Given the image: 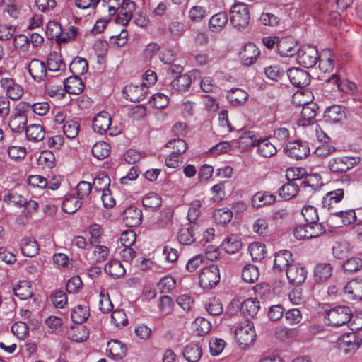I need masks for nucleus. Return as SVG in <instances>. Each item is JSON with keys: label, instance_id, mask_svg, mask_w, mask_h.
I'll list each match as a JSON object with an SVG mask.
<instances>
[{"label": "nucleus", "instance_id": "obj_53", "mask_svg": "<svg viewBox=\"0 0 362 362\" xmlns=\"http://www.w3.org/2000/svg\"><path fill=\"white\" fill-rule=\"evenodd\" d=\"M111 322L117 328H122L128 324V318L123 310L117 309L111 314Z\"/></svg>", "mask_w": 362, "mask_h": 362}, {"label": "nucleus", "instance_id": "obj_9", "mask_svg": "<svg viewBox=\"0 0 362 362\" xmlns=\"http://www.w3.org/2000/svg\"><path fill=\"white\" fill-rule=\"evenodd\" d=\"M199 283L204 290H209L214 287L220 281L218 267L211 264L202 269L199 274Z\"/></svg>", "mask_w": 362, "mask_h": 362}, {"label": "nucleus", "instance_id": "obj_26", "mask_svg": "<svg viewBox=\"0 0 362 362\" xmlns=\"http://www.w3.org/2000/svg\"><path fill=\"white\" fill-rule=\"evenodd\" d=\"M46 66L47 71L59 72V74L66 69V64L64 62L62 55L57 52H51L48 55Z\"/></svg>", "mask_w": 362, "mask_h": 362}, {"label": "nucleus", "instance_id": "obj_5", "mask_svg": "<svg viewBox=\"0 0 362 362\" xmlns=\"http://www.w3.org/2000/svg\"><path fill=\"white\" fill-rule=\"evenodd\" d=\"M240 144H245L247 146L252 145L257 147V152L264 158H269L275 155L277 152L276 146L272 144L268 139L258 140L256 144L253 141L252 136L250 132L243 134L239 139Z\"/></svg>", "mask_w": 362, "mask_h": 362}, {"label": "nucleus", "instance_id": "obj_56", "mask_svg": "<svg viewBox=\"0 0 362 362\" xmlns=\"http://www.w3.org/2000/svg\"><path fill=\"white\" fill-rule=\"evenodd\" d=\"M80 129L79 124L73 119L65 122L63 126V132L68 139H74L78 134Z\"/></svg>", "mask_w": 362, "mask_h": 362}, {"label": "nucleus", "instance_id": "obj_51", "mask_svg": "<svg viewBox=\"0 0 362 362\" xmlns=\"http://www.w3.org/2000/svg\"><path fill=\"white\" fill-rule=\"evenodd\" d=\"M259 276L258 268L252 264L245 265L242 271V278L244 281L254 283Z\"/></svg>", "mask_w": 362, "mask_h": 362}, {"label": "nucleus", "instance_id": "obj_3", "mask_svg": "<svg viewBox=\"0 0 362 362\" xmlns=\"http://www.w3.org/2000/svg\"><path fill=\"white\" fill-rule=\"evenodd\" d=\"M352 317V310L346 305H338L326 310L325 318L328 325L332 326L344 325L348 323Z\"/></svg>", "mask_w": 362, "mask_h": 362}, {"label": "nucleus", "instance_id": "obj_58", "mask_svg": "<svg viewBox=\"0 0 362 362\" xmlns=\"http://www.w3.org/2000/svg\"><path fill=\"white\" fill-rule=\"evenodd\" d=\"M82 202L74 197L66 198L62 203V209L67 214H72L81 206Z\"/></svg>", "mask_w": 362, "mask_h": 362}, {"label": "nucleus", "instance_id": "obj_33", "mask_svg": "<svg viewBox=\"0 0 362 362\" xmlns=\"http://www.w3.org/2000/svg\"><path fill=\"white\" fill-rule=\"evenodd\" d=\"M177 240L183 245H189L196 240L195 228L192 226H184L179 229Z\"/></svg>", "mask_w": 362, "mask_h": 362}, {"label": "nucleus", "instance_id": "obj_12", "mask_svg": "<svg viewBox=\"0 0 362 362\" xmlns=\"http://www.w3.org/2000/svg\"><path fill=\"white\" fill-rule=\"evenodd\" d=\"M358 163V158L339 157L331 159L328 163V167L332 173L339 174L347 172Z\"/></svg>", "mask_w": 362, "mask_h": 362}, {"label": "nucleus", "instance_id": "obj_64", "mask_svg": "<svg viewBox=\"0 0 362 362\" xmlns=\"http://www.w3.org/2000/svg\"><path fill=\"white\" fill-rule=\"evenodd\" d=\"M194 327L198 334L202 335L208 333L211 327L210 322L204 317H198L194 322Z\"/></svg>", "mask_w": 362, "mask_h": 362}, {"label": "nucleus", "instance_id": "obj_8", "mask_svg": "<svg viewBox=\"0 0 362 362\" xmlns=\"http://www.w3.org/2000/svg\"><path fill=\"white\" fill-rule=\"evenodd\" d=\"M362 344V338L360 334L354 332H347L340 336L337 344L340 350L344 353H354L359 349Z\"/></svg>", "mask_w": 362, "mask_h": 362}, {"label": "nucleus", "instance_id": "obj_52", "mask_svg": "<svg viewBox=\"0 0 362 362\" xmlns=\"http://www.w3.org/2000/svg\"><path fill=\"white\" fill-rule=\"evenodd\" d=\"M1 5L4 7V11L11 18H18L21 11V6L17 0H1Z\"/></svg>", "mask_w": 362, "mask_h": 362}, {"label": "nucleus", "instance_id": "obj_46", "mask_svg": "<svg viewBox=\"0 0 362 362\" xmlns=\"http://www.w3.org/2000/svg\"><path fill=\"white\" fill-rule=\"evenodd\" d=\"M344 195V189L341 188L330 191L326 194L325 197H324L322 204L325 207L330 209L332 204H337L340 202L342 200Z\"/></svg>", "mask_w": 362, "mask_h": 362}, {"label": "nucleus", "instance_id": "obj_18", "mask_svg": "<svg viewBox=\"0 0 362 362\" xmlns=\"http://www.w3.org/2000/svg\"><path fill=\"white\" fill-rule=\"evenodd\" d=\"M344 296L351 300H362V279L349 281L343 288Z\"/></svg>", "mask_w": 362, "mask_h": 362}, {"label": "nucleus", "instance_id": "obj_28", "mask_svg": "<svg viewBox=\"0 0 362 362\" xmlns=\"http://www.w3.org/2000/svg\"><path fill=\"white\" fill-rule=\"evenodd\" d=\"M123 218L129 226H137L141 223L142 212L136 206H129L124 211Z\"/></svg>", "mask_w": 362, "mask_h": 362}, {"label": "nucleus", "instance_id": "obj_32", "mask_svg": "<svg viewBox=\"0 0 362 362\" xmlns=\"http://www.w3.org/2000/svg\"><path fill=\"white\" fill-rule=\"evenodd\" d=\"M182 355L188 362H198L202 356V348L197 343L191 342L185 346Z\"/></svg>", "mask_w": 362, "mask_h": 362}, {"label": "nucleus", "instance_id": "obj_38", "mask_svg": "<svg viewBox=\"0 0 362 362\" xmlns=\"http://www.w3.org/2000/svg\"><path fill=\"white\" fill-rule=\"evenodd\" d=\"M25 134L29 141L37 142L42 141L45 136L44 127L40 124H33L25 128Z\"/></svg>", "mask_w": 362, "mask_h": 362}, {"label": "nucleus", "instance_id": "obj_17", "mask_svg": "<svg viewBox=\"0 0 362 362\" xmlns=\"http://www.w3.org/2000/svg\"><path fill=\"white\" fill-rule=\"evenodd\" d=\"M260 52L253 43H247L239 53L240 59L245 66H250L254 64L259 57Z\"/></svg>", "mask_w": 362, "mask_h": 362}, {"label": "nucleus", "instance_id": "obj_35", "mask_svg": "<svg viewBox=\"0 0 362 362\" xmlns=\"http://www.w3.org/2000/svg\"><path fill=\"white\" fill-rule=\"evenodd\" d=\"M21 249L23 255L30 257L37 255L40 250L37 242L33 238H23Z\"/></svg>", "mask_w": 362, "mask_h": 362}, {"label": "nucleus", "instance_id": "obj_63", "mask_svg": "<svg viewBox=\"0 0 362 362\" xmlns=\"http://www.w3.org/2000/svg\"><path fill=\"white\" fill-rule=\"evenodd\" d=\"M13 46L16 49L25 52L29 51V38L25 35L19 34L13 38Z\"/></svg>", "mask_w": 362, "mask_h": 362}, {"label": "nucleus", "instance_id": "obj_50", "mask_svg": "<svg viewBox=\"0 0 362 362\" xmlns=\"http://www.w3.org/2000/svg\"><path fill=\"white\" fill-rule=\"evenodd\" d=\"M110 178L104 173H99L93 180L92 187L98 192L108 189L110 185Z\"/></svg>", "mask_w": 362, "mask_h": 362}, {"label": "nucleus", "instance_id": "obj_62", "mask_svg": "<svg viewBox=\"0 0 362 362\" xmlns=\"http://www.w3.org/2000/svg\"><path fill=\"white\" fill-rule=\"evenodd\" d=\"M275 334L277 338L281 340L293 339L298 335V330L296 328L280 326L276 328Z\"/></svg>", "mask_w": 362, "mask_h": 362}, {"label": "nucleus", "instance_id": "obj_54", "mask_svg": "<svg viewBox=\"0 0 362 362\" xmlns=\"http://www.w3.org/2000/svg\"><path fill=\"white\" fill-rule=\"evenodd\" d=\"M233 217L232 211L228 208H221L215 211L214 214V221L221 225L226 224L231 221Z\"/></svg>", "mask_w": 362, "mask_h": 362}, {"label": "nucleus", "instance_id": "obj_60", "mask_svg": "<svg viewBox=\"0 0 362 362\" xmlns=\"http://www.w3.org/2000/svg\"><path fill=\"white\" fill-rule=\"evenodd\" d=\"M166 146L173 149L172 153L181 156L187 151V144L183 139H177L170 141Z\"/></svg>", "mask_w": 362, "mask_h": 362}, {"label": "nucleus", "instance_id": "obj_44", "mask_svg": "<svg viewBox=\"0 0 362 362\" xmlns=\"http://www.w3.org/2000/svg\"><path fill=\"white\" fill-rule=\"evenodd\" d=\"M162 199L159 194L156 192H150L144 196L142 200L143 206L153 211L161 206Z\"/></svg>", "mask_w": 362, "mask_h": 362}, {"label": "nucleus", "instance_id": "obj_37", "mask_svg": "<svg viewBox=\"0 0 362 362\" xmlns=\"http://www.w3.org/2000/svg\"><path fill=\"white\" fill-rule=\"evenodd\" d=\"M221 246L226 252L234 254L241 248L242 243L238 235H230L223 240Z\"/></svg>", "mask_w": 362, "mask_h": 362}, {"label": "nucleus", "instance_id": "obj_43", "mask_svg": "<svg viewBox=\"0 0 362 362\" xmlns=\"http://www.w3.org/2000/svg\"><path fill=\"white\" fill-rule=\"evenodd\" d=\"M88 336V329L85 326L73 327L68 332V338L76 342L85 341Z\"/></svg>", "mask_w": 362, "mask_h": 362}, {"label": "nucleus", "instance_id": "obj_11", "mask_svg": "<svg viewBox=\"0 0 362 362\" xmlns=\"http://www.w3.org/2000/svg\"><path fill=\"white\" fill-rule=\"evenodd\" d=\"M110 124L111 117L106 111L98 112L93 119V129L95 132L103 134L108 130L109 134L112 136L119 134V132L117 129L110 128Z\"/></svg>", "mask_w": 362, "mask_h": 362}, {"label": "nucleus", "instance_id": "obj_49", "mask_svg": "<svg viewBox=\"0 0 362 362\" xmlns=\"http://www.w3.org/2000/svg\"><path fill=\"white\" fill-rule=\"evenodd\" d=\"M248 250L253 260H262L265 257L266 246L264 244L254 242L249 245Z\"/></svg>", "mask_w": 362, "mask_h": 362}, {"label": "nucleus", "instance_id": "obj_40", "mask_svg": "<svg viewBox=\"0 0 362 362\" xmlns=\"http://www.w3.org/2000/svg\"><path fill=\"white\" fill-rule=\"evenodd\" d=\"M89 316V308L83 305H78L74 307L71 313L72 321L77 324H82L88 318Z\"/></svg>", "mask_w": 362, "mask_h": 362}, {"label": "nucleus", "instance_id": "obj_30", "mask_svg": "<svg viewBox=\"0 0 362 362\" xmlns=\"http://www.w3.org/2000/svg\"><path fill=\"white\" fill-rule=\"evenodd\" d=\"M66 92L70 94L78 95L84 89V84L81 78L77 76H69L64 81Z\"/></svg>", "mask_w": 362, "mask_h": 362}, {"label": "nucleus", "instance_id": "obj_48", "mask_svg": "<svg viewBox=\"0 0 362 362\" xmlns=\"http://www.w3.org/2000/svg\"><path fill=\"white\" fill-rule=\"evenodd\" d=\"M110 146L105 141L95 143L92 148L93 156L98 160H103L110 153Z\"/></svg>", "mask_w": 362, "mask_h": 362}, {"label": "nucleus", "instance_id": "obj_41", "mask_svg": "<svg viewBox=\"0 0 362 362\" xmlns=\"http://www.w3.org/2000/svg\"><path fill=\"white\" fill-rule=\"evenodd\" d=\"M105 272L112 277H120L125 274V269L122 264L116 259L107 262L104 267Z\"/></svg>", "mask_w": 362, "mask_h": 362}, {"label": "nucleus", "instance_id": "obj_14", "mask_svg": "<svg viewBox=\"0 0 362 362\" xmlns=\"http://www.w3.org/2000/svg\"><path fill=\"white\" fill-rule=\"evenodd\" d=\"M123 95L129 101L137 103L143 100L148 93V87L144 84L127 85L123 89Z\"/></svg>", "mask_w": 362, "mask_h": 362}, {"label": "nucleus", "instance_id": "obj_22", "mask_svg": "<svg viewBox=\"0 0 362 362\" xmlns=\"http://www.w3.org/2000/svg\"><path fill=\"white\" fill-rule=\"evenodd\" d=\"M293 255L286 250H280L275 253L274 260V269L278 272L287 270L291 264H293Z\"/></svg>", "mask_w": 362, "mask_h": 362}, {"label": "nucleus", "instance_id": "obj_4", "mask_svg": "<svg viewBox=\"0 0 362 362\" xmlns=\"http://www.w3.org/2000/svg\"><path fill=\"white\" fill-rule=\"evenodd\" d=\"M325 232V225L316 221L296 226L293 231V235L298 240H310L318 238Z\"/></svg>", "mask_w": 362, "mask_h": 362}, {"label": "nucleus", "instance_id": "obj_36", "mask_svg": "<svg viewBox=\"0 0 362 362\" xmlns=\"http://www.w3.org/2000/svg\"><path fill=\"white\" fill-rule=\"evenodd\" d=\"M275 202V197L267 192H258L252 197V205L255 208H259L269 205Z\"/></svg>", "mask_w": 362, "mask_h": 362}, {"label": "nucleus", "instance_id": "obj_23", "mask_svg": "<svg viewBox=\"0 0 362 362\" xmlns=\"http://www.w3.org/2000/svg\"><path fill=\"white\" fill-rule=\"evenodd\" d=\"M333 267L328 262L317 264L313 270L314 280L318 283L327 281L332 275Z\"/></svg>", "mask_w": 362, "mask_h": 362}, {"label": "nucleus", "instance_id": "obj_45", "mask_svg": "<svg viewBox=\"0 0 362 362\" xmlns=\"http://www.w3.org/2000/svg\"><path fill=\"white\" fill-rule=\"evenodd\" d=\"M69 70L73 76L83 75L88 71V62L85 59L76 57L71 62Z\"/></svg>", "mask_w": 362, "mask_h": 362}, {"label": "nucleus", "instance_id": "obj_29", "mask_svg": "<svg viewBox=\"0 0 362 362\" xmlns=\"http://www.w3.org/2000/svg\"><path fill=\"white\" fill-rule=\"evenodd\" d=\"M127 351L126 346L118 340H111L107 343V351L108 356L119 360L125 356Z\"/></svg>", "mask_w": 362, "mask_h": 362}, {"label": "nucleus", "instance_id": "obj_47", "mask_svg": "<svg viewBox=\"0 0 362 362\" xmlns=\"http://www.w3.org/2000/svg\"><path fill=\"white\" fill-rule=\"evenodd\" d=\"M227 98L233 105L244 103L248 98V93L240 88H232L227 95Z\"/></svg>", "mask_w": 362, "mask_h": 362}, {"label": "nucleus", "instance_id": "obj_16", "mask_svg": "<svg viewBox=\"0 0 362 362\" xmlns=\"http://www.w3.org/2000/svg\"><path fill=\"white\" fill-rule=\"evenodd\" d=\"M290 82L295 87L303 88L310 83L309 74L300 68H291L287 71Z\"/></svg>", "mask_w": 362, "mask_h": 362}, {"label": "nucleus", "instance_id": "obj_20", "mask_svg": "<svg viewBox=\"0 0 362 362\" xmlns=\"http://www.w3.org/2000/svg\"><path fill=\"white\" fill-rule=\"evenodd\" d=\"M300 186L303 193H313L322 185V178L318 174H310L300 180Z\"/></svg>", "mask_w": 362, "mask_h": 362}, {"label": "nucleus", "instance_id": "obj_2", "mask_svg": "<svg viewBox=\"0 0 362 362\" xmlns=\"http://www.w3.org/2000/svg\"><path fill=\"white\" fill-rule=\"evenodd\" d=\"M250 15L247 5L243 3L234 4L230 10V22L238 30L245 29L250 22Z\"/></svg>", "mask_w": 362, "mask_h": 362}, {"label": "nucleus", "instance_id": "obj_25", "mask_svg": "<svg viewBox=\"0 0 362 362\" xmlns=\"http://www.w3.org/2000/svg\"><path fill=\"white\" fill-rule=\"evenodd\" d=\"M298 46L288 37H282L277 45V52L283 57H291L298 50Z\"/></svg>", "mask_w": 362, "mask_h": 362}, {"label": "nucleus", "instance_id": "obj_6", "mask_svg": "<svg viewBox=\"0 0 362 362\" xmlns=\"http://www.w3.org/2000/svg\"><path fill=\"white\" fill-rule=\"evenodd\" d=\"M235 340L241 349H246L255 341L256 333L252 323L245 321L235 329Z\"/></svg>", "mask_w": 362, "mask_h": 362}, {"label": "nucleus", "instance_id": "obj_55", "mask_svg": "<svg viewBox=\"0 0 362 362\" xmlns=\"http://www.w3.org/2000/svg\"><path fill=\"white\" fill-rule=\"evenodd\" d=\"M362 268V259L358 257H351L343 264L344 272L353 274L358 272Z\"/></svg>", "mask_w": 362, "mask_h": 362}, {"label": "nucleus", "instance_id": "obj_7", "mask_svg": "<svg viewBox=\"0 0 362 362\" xmlns=\"http://www.w3.org/2000/svg\"><path fill=\"white\" fill-rule=\"evenodd\" d=\"M286 177L288 182L282 185L279 190V195L285 199H290L295 197L298 192H302L300 185H298L296 181L299 180V174L296 175L294 169L288 168L286 173Z\"/></svg>", "mask_w": 362, "mask_h": 362}, {"label": "nucleus", "instance_id": "obj_39", "mask_svg": "<svg viewBox=\"0 0 362 362\" xmlns=\"http://www.w3.org/2000/svg\"><path fill=\"white\" fill-rule=\"evenodd\" d=\"M334 56L330 50H324L317 59L319 60L320 69L325 73L331 72L334 66Z\"/></svg>", "mask_w": 362, "mask_h": 362}, {"label": "nucleus", "instance_id": "obj_13", "mask_svg": "<svg viewBox=\"0 0 362 362\" xmlns=\"http://www.w3.org/2000/svg\"><path fill=\"white\" fill-rule=\"evenodd\" d=\"M284 152L291 158L300 160L310 153V148L306 141L295 140L288 142L284 148Z\"/></svg>", "mask_w": 362, "mask_h": 362}, {"label": "nucleus", "instance_id": "obj_27", "mask_svg": "<svg viewBox=\"0 0 362 362\" xmlns=\"http://www.w3.org/2000/svg\"><path fill=\"white\" fill-rule=\"evenodd\" d=\"M228 18L226 12H218L213 15L209 21V29L211 32H221L228 23Z\"/></svg>", "mask_w": 362, "mask_h": 362}, {"label": "nucleus", "instance_id": "obj_19", "mask_svg": "<svg viewBox=\"0 0 362 362\" xmlns=\"http://www.w3.org/2000/svg\"><path fill=\"white\" fill-rule=\"evenodd\" d=\"M28 69L30 75L37 82L44 81L47 76L46 64L38 59H33L30 62Z\"/></svg>", "mask_w": 362, "mask_h": 362}, {"label": "nucleus", "instance_id": "obj_15", "mask_svg": "<svg viewBox=\"0 0 362 362\" xmlns=\"http://www.w3.org/2000/svg\"><path fill=\"white\" fill-rule=\"evenodd\" d=\"M286 276L291 284H300L306 279L307 271L301 264L293 263L287 268Z\"/></svg>", "mask_w": 362, "mask_h": 362}, {"label": "nucleus", "instance_id": "obj_21", "mask_svg": "<svg viewBox=\"0 0 362 362\" xmlns=\"http://www.w3.org/2000/svg\"><path fill=\"white\" fill-rule=\"evenodd\" d=\"M192 83L191 76L187 74H181L173 79L168 86L172 93L186 92Z\"/></svg>", "mask_w": 362, "mask_h": 362}, {"label": "nucleus", "instance_id": "obj_61", "mask_svg": "<svg viewBox=\"0 0 362 362\" xmlns=\"http://www.w3.org/2000/svg\"><path fill=\"white\" fill-rule=\"evenodd\" d=\"M206 16V8L201 6H194L189 11L188 17L191 21L199 23Z\"/></svg>", "mask_w": 362, "mask_h": 362}, {"label": "nucleus", "instance_id": "obj_24", "mask_svg": "<svg viewBox=\"0 0 362 362\" xmlns=\"http://www.w3.org/2000/svg\"><path fill=\"white\" fill-rule=\"evenodd\" d=\"M300 123L303 126L310 124L315 119L318 110V106L313 102H305L302 103Z\"/></svg>", "mask_w": 362, "mask_h": 362}, {"label": "nucleus", "instance_id": "obj_57", "mask_svg": "<svg viewBox=\"0 0 362 362\" xmlns=\"http://www.w3.org/2000/svg\"><path fill=\"white\" fill-rule=\"evenodd\" d=\"M175 279L173 276H166L160 280L158 288L160 290L161 293H168L175 288Z\"/></svg>", "mask_w": 362, "mask_h": 362}, {"label": "nucleus", "instance_id": "obj_42", "mask_svg": "<svg viewBox=\"0 0 362 362\" xmlns=\"http://www.w3.org/2000/svg\"><path fill=\"white\" fill-rule=\"evenodd\" d=\"M13 292L16 296L21 300H26L33 295L30 283L28 281H21L14 286Z\"/></svg>", "mask_w": 362, "mask_h": 362}, {"label": "nucleus", "instance_id": "obj_34", "mask_svg": "<svg viewBox=\"0 0 362 362\" xmlns=\"http://www.w3.org/2000/svg\"><path fill=\"white\" fill-rule=\"evenodd\" d=\"M325 117L327 122H337L346 117L344 108L340 105H332L329 107L325 112Z\"/></svg>", "mask_w": 362, "mask_h": 362}, {"label": "nucleus", "instance_id": "obj_59", "mask_svg": "<svg viewBox=\"0 0 362 362\" xmlns=\"http://www.w3.org/2000/svg\"><path fill=\"white\" fill-rule=\"evenodd\" d=\"M265 76L270 80L277 81L284 75V71L278 65H271L264 68Z\"/></svg>", "mask_w": 362, "mask_h": 362}, {"label": "nucleus", "instance_id": "obj_1", "mask_svg": "<svg viewBox=\"0 0 362 362\" xmlns=\"http://www.w3.org/2000/svg\"><path fill=\"white\" fill-rule=\"evenodd\" d=\"M30 103L20 102L14 107L8 119V127L13 132L22 133L26 128Z\"/></svg>", "mask_w": 362, "mask_h": 362}, {"label": "nucleus", "instance_id": "obj_10", "mask_svg": "<svg viewBox=\"0 0 362 362\" xmlns=\"http://www.w3.org/2000/svg\"><path fill=\"white\" fill-rule=\"evenodd\" d=\"M296 60L305 68L313 67L319 58L317 49L311 45H303L297 50Z\"/></svg>", "mask_w": 362, "mask_h": 362}, {"label": "nucleus", "instance_id": "obj_31", "mask_svg": "<svg viewBox=\"0 0 362 362\" xmlns=\"http://www.w3.org/2000/svg\"><path fill=\"white\" fill-rule=\"evenodd\" d=\"M260 308V303L256 298H247L240 306V312L245 317H253Z\"/></svg>", "mask_w": 362, "mask_h": 362}]
</instances>
